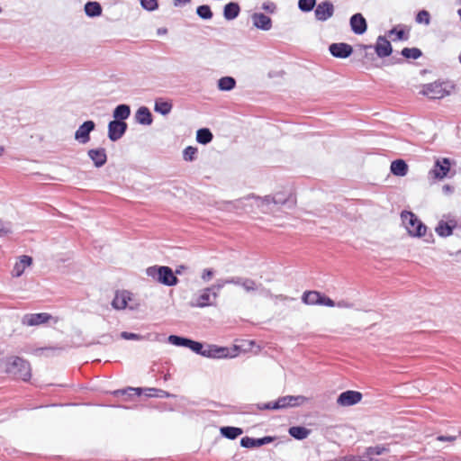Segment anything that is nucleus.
Instances as JSON below:
<instances>
[{
	"label": "nucleus",
	"mask_w": 461,
	"mask_h": 461,
	"mask_svg": "<svg viewBox=\"0 0 461 461\" xmlns=\"http://www.w3.org/2000/svg\"><path fill=\"white\" fill-rule=\"evenodd\" d=\"M146 275L156 282L166 286H175L179 282L172 268L167 266L155 265L149 267L146 269Z\"/></svg>",
	"instance_id": "f257e3e1"
},
{
	"label": "nucleus",
	"mask_w": 461,
	"mask_h": 461,
	"mask_svg": "<svg viewBox=\"0 0 461 461\" xmlns=\"http://www.w3.org/2000/svg\"><path fill=\"white\" fill-rule=\"evenodd\" d=\"M455 89V85L448 80H437L422 86L420 94L430 99H442L450 95Z\"/></svg>",
	"instance_id": "f03ea898"
},
{
	"label": "nucleus",
	"mask_w": 461,
	"mask_h": 461,
	"mask_svg": "<svg viewBox=\"0 0 461 461\" xmlns=\"http://www.w3.org/2000/svg\"><path fill=\"white\" fill-rule=\"evenodd\" d=\"M6 373L16 379H22L27 382L32 377V368L30 363L19 357H11L6 364Z\"/></svg>",
	"instance_id": "7ed1b4c3"
},
{
	"label": "nucleus",
	"mask_w": 461,
	"mask_h": 461,
	"mask_svg": "<svg viewBox=\"0 0 461 461\" xmlns=\"http://www.w3.org/2000/svg\"><path fill=\"white\" fill-rule=\"evenodd\" d=\"M401 219L411 236L420 238L425 235L427 226L413 212L404 210L401 212Z\"/></svg>",
	"instance_id": "20e7f679"
},
{
	"label": "nucleus",
	"mask_w": 461,
	"mask_h": 461,
	"mask_svg": "<svg viewBox=\"0 0 461 461\" xmlns=\"http://www.w3.org/2000/svg\"><path fill=\"white\" fill-rule=\"evenodd\" d=\"M238 355V348L206 344L203 357L213 359L232 358Z\"/></svg>",
	"instance_id": "39448f33"
},
{
	"label": "nucleus",
	"mask_w": 461,
	"mask_h": 461,
	"mask_svg": "<svg viewBox=\"0 0 461 461\" xmlns=\"http://www.w3.org/2000/svg\"><path fill=\"white\" fill-rule=\"evenodd\" d=\"M456 162L449 158H439L434 162L433 167L429 170V175L434 179L442 180L446 177H449L448 173L450 172L451 167Z\"/></svg>",
	"instance_id": "423d86ee"
},
{
	"label": "nucleus",
	"mask_w": 461,
	"mask_h": 461,
	"mask_svg": "<svg viewBox=\"0 0 461 461\" xmlns=\"http://www.w3.org/2000/svg\"><path fill=\"white\" fill-rule=\"evenodd\" d=\"M257 203L258 207H263L265 204L268 205L271 203L275 204H280L286 206L287 208H293L295 203V198L294 195L289 194L287 197L282 193H277L274 196L266 195L264 198L257 197Z\"/></svg>",
	"instance_id": "0eeeda50"
},
{
	"label": "nucleus",
	"mask_w": 461,
	"mask_h": 461,
	"mask_svg": "<svg viewBox=\"0 0 461 461\" xmlns=\"http://www.w3.org/2000/svg\"><path fill=\"white\" fill-rule=\"evenodd\" d=\"M360 48L363 50L374 49L375 54L380 59H384L389 57L393 53V47L391 42L386 39L385 36L379 35L376 39V42L375 45H360Z\"/></svg>",
	"instance_id": "6e6552de"
},
{
	"label": "nucleus",
	"mask_w": 461,
	"mask_h": 461,
	"mask_svg": "<svg viewBox=\"0 0 461 461\" xmlns=\"http://www.w3.org/2000/svg\"><path fill=\"white\" fill-rule=\"evenodd\" d=\"M334 5L330 0L322 1L319 4L316 3L314 9V16L318 22H326L334 14Z\"/></svg>",
	"instance_id": "1a4fd4ad"
},
{
	"label": "nucleus",
	"mask_w": 461,
	"mask_h": 461,
	"mask_svg": "<svg viewBox=\"0 0 461 461\" xmlns=\"http://www.w3.org/2000/svg\"><path fill=\"white\" fill-rule=\"evenodd\" d=\"M308 401V398L303 395H285L279 397L276 400V404L279 407V410L298 407L303 405Z\"/></svg>",
	"instance_id": "9d476101"
},
{
	"label": "nucleus",
	"mask_w": 461,
	"mask_h": 461,
	"mask_svg": "<svg viewBox=\"0 0 461 461\" xmlns=\"http://www.w3.org/2000/svg\"><path fill=\"white\" fill-rule=\"evenodd\" d=\"M128 125L125 122L110 121L108 123V138L111 141H117L126 132Z\"/></svg>",
	"instance_id": "9b49d317"
},
{
	"label": "nucleus",
	"mask_w": 461,
	"mask_h": 461,
	"mask_svg": "<svg viewBox=\"0 0 461 461\" xmlns=\"http://www.w3.org/2000/svg\"><path fill=\"white\" fill-rule=\"evenodd\" d=\"M95 123L92 120L85 121L76 131L75 140L82 144L90 140V133L95 130Z\"/></svg>",
	"instance_id": "f8f14e48"
},
{
	"label": "nucleus",
	"mask_w": 461,
	"mask_h": 461,
	"mask_svg": "<svg viewBox=\"0 0 461 461\" xmlns=\"http://www.w3.org/2000/svg\"><path fill=\"white\" fill-rule=\"evenodd\" d=\"M363 398V395L358 391L347 390L342 392L338 399L337 403L339 406H352L358 403Z\"/></svg>",
	"instance_id": "ddd939ff"
},
{
	"label": "nucleus",
	"mask_w": 461,
	"mask_h": 461,
	"mask_svg": "<svg viewBox=\"0 0 461 461\" xmlns=\"http://www.w3.org/2000/svg\"><path fill=\"white\" fill-rule=\"evenodd\" d=\"M330 55L337 59H347L353 53L351 45L345 42L331 43L329 46Z\"/></svg>",
	"instance_id": "4468645a"
},
{
	"label": "nucleus",
	"mask_w": 461,
	"mask_h": 461,
	"mask_svg": "<svg viewBox=\"0 0 461 461\" xmlns=\"http://www.w3.org/2000/svg\"><path fill=\"white\" fill-rule=\"evenodd\" d=\"M216 298L217 293L213 292V288H204L201 291V294L198 295L195 303H194V306L203 308L212 305Z\"/></svg>",
	"instance_id": "2eb2a0df"
},
{
	"label": "nucleus",
	"mask_w": 461,
	"mask_h": 461,
	"mask_svg": "<svg viewBox=\"0 0 461 461\" xmlns=\"http://www.w3.org/2000/svg\"><path fill=\"white\" fill-rule=\"evenodd\" d=\"M274 440L275 437L273 436H265L262 438H250L246 436L240 438V446L244 448H254L272 443Z\"/></svg>",
	"instance_id": "dca6fc26"
},
{
	"label": "nucleus",
	"mask_w": 461,
	"mask_h": 461,
	"mask_svg": "<svg viewBox=\"0 0 461 461\" xmlns=\"http://www.w3.org/2000/svg\"><path fill=\"white\" fill-rule=\"evenodd\" d=\"M52 316L47 312L27 313L22 319V323L26 326H37L48 322Z\"/></svg>",
	"instance_id": "f3484780"
},
{
	"label": "nucleus",
	"mask_w": 461,
	"mask_h": 461,
	"mask_svg": "<svg viewBox=\"0 0 461 461\" xmlns=\"http://www.w3.org/2000/svg\"><path fill=\"white\" fill-rule=\"evenodd\" d=\"M351 31L356 35H362L367 30V23L364 15L360 13L354 14L349 19Z\"/></svg>",
	"instance_id": "a211bd4d"
},
{
	"label": "nucleus",
	"mask_w": 461,
	"mask_h": 461,
	"mask_svg": "<svg viewBox=\"0 0 461 461\" xmlns=\"http://www.w3.org/2000/svg\"><path fill=\"white\" fill-rule=\"evenodd\" d=\"M386 452H389V448L384 445L368 447L361 456H357V461H374V456L383 455Z\"/></svg>",
	"instance_id": "6ab92c4d"
},
{
	"label": "nucleus",
	"mask_w": 461,
	"mask_h": 461,
	"mask_svg": "<svg viewBox=\"0 0 461 461\" xmlns=\"http://www.w3.org/2000/svg\"><path fill=\"white\" fill-rule=\"evenodd\" d=\"M253 25L262 31H269L272 28V19L263 13H254L251 15Z\"/></svg>",
	"instance_id": "aec40b11"
},
{
	"label": "nucleus",
	"mask_w": 461,
	"mask_h": 461,
	"mask_svg": "<svg viewBox=\"0 0 461 461\" xmlns=\"http://www.w3.org/2000/svg\"><path fill=\"white\" fill-rule=\"evenodd\" d=\"M89 158L93 161L95 167H102L107 161L105 149H91L87 151Z\"/></svg>",
	"instance_id": "412c9836"
},
{
	"label": "nucleus",
	"mask_w": 461,
	"mask_h": 461,
	"mask_svg": "<svg viewBox=\"0 0 461 461\" xmlns=\"http://www.w3.org/2000/svg\"><path fill=\"white\" fill-rule=\"evenodd\" d=\"M241 12L240 5L238 2H229L222 9V15L226 21H233L239 17Z\"/></svg>",
	"instance_id": "4be33fe9"
},
{
	"label": "nucleus",
	"mask_w": 461,
	"mask_h": 461,
	"mask_svg": "<svg viewBox=\"0 0 461 461\" xmlns=\"http://www.w3.org/2000/svg\"><path fill=\"white\" fill-rule=\"evenodd\" d=\"M144 392V388L141 387H126L124 389H119L113 392L115 397H124L125 401H131L134 397L140 396Z\"/></svg>",
	"instance_id": "5701e85b"
},
{
	"label": "nucleus",
	"mask_w": 461,
	"mask_h": 461,
	"mask_svg": "<svg viewBox=\"0 0 461 461\" xmlns=\"http://www.w3.org/2000/svg\"><path fill=\"white\" fill-rule=\"evenodd\" d=\"M257 197L258 196L251 194L245 197L236 199L234 201H225L223 202L224 208L229 211H246L245 201L249 200L251 198L257 201Z\"/></svg>",
	"instance_id": "b1692460"
},
{
	"label": "nucleus",
	"mask_w": 461,
	"mask_h": 461,
	"mask_svg": "<svg viewBox=\"0 0 461 461\" xmlns=\"http://www.w3.org/2000/svg\"><path fill=\"white\" fill-rule=\"evenodd\" d=\"M173 109V103L169 99L158 97L154 102V111L163 116L168 115Z\"/></svg>",
	"instance_id": "393cba45"
},
{
	"label": "nucleus",
	"mask_w": 461,
	"mask_h": 461,
	"mask_svg": "<svg viewBox=\"0 0 461 461\" xmlns=\"http://www.w3.org/2000/svg\"><path fill=\"white\" fill-rule=\"evenodd\" d=\"M135 120L140 125H150L153 122V116L150 110L146 106H140L135 113Z\"/></svg>",
	"instance_id": "a878e982"
},
{
	"label": "nucleus",
	"mask_w": 461,
	"mask_h": 461,
	"mask_svg": "<svg viewBox=\"0 0 461 461\" xmlns=\"http://www.w3.org/2000/svg\"><path fill=\"white\" fill-rule=\"evenodd\" d=\"M456 223L454 221H439L438 226L436 227V232L439 237L447 238L452 235L454 229L456 228Z\"/></svg>",
	"instance_id": "bb28decb"
},
{
	"label": "nucleus",
	"mask_w": 461,
	"mask_h": 461,
	"mask_svg": "<svg viewBox=\"0 0 461 461\" xmlns=\"http://www.w3.org/2000/svg\"><path fill=\"white\" fill-rule=\"evenodd\" d=\"M390 170L393 176H404L408 173V165L403 159H395L392 161Z\"/></svg>",
	"instance_id": "cd10ccee"
},
{
	"label": "nucleus",
	"mask_w": 461,
	"mask_h": 461,
	"mask_svg": "<svg viewBox=\"0 0 461 461\" xmlns=\"http://www.w3.org/2000/svg\"><path fill=\"white\" fill-rule=\"evenodd\" d=\"M322 293L319 291H305L302 295V302L307 305H320Z\"/></svg>",
	"instance_id": "c85d7f7f"
},
{
	"label": "nucleus",
	"mask_w": 461,
	"mask_h": 461,
	"mask_svg": "<svg viewBox=\"0 0 461 461\" xmlns=\"http://www.w3.org/2000/svg\"><path fill=\"white\" fill-rule=\"evenodd\" d=\"M130 115L131 107L125 104H118L113 112V116L114 118L113 120L119 122H125V120L128 119Z\"/></svg>",
	"instance_id": "c756f323"
},
{
	"label": "nucleus",
	"mask_w": 461,
	"mask_h": 461,
	"mask_svg": "<svg viewBox=\"0 0 461 461\" xmlns=\"http://www.w3.org/2000/svg\"><path fill=\"white\" fill-rule=\"evenodd\" d=\"M288 433L294 439L303 440L311 434V429L303 426H292L289 428Z\"/></svg>",
	"instance_id": "7c9ffc66"
},
{
	"label": "nucleus",
	"mask_w": 461,
	"mask_h": 461,
	"mask_svg": "<svg viewBox=\"0 0 461 461\" xmlns=\"http://www.w3.org/2000/svg\"><path fill=\"white\" fill-rule=\"evenodd\" d=\"M220 432L222 437L233 440L243 434V429L239 427L224 426L221 428Z\"/></svg>",
	"instance_id": "2f4dec72"
},
{
	"label": "nucleus",
	"mask_w": 461,
	"mask_h": 461,
	"mask_svg": "<svg viewBox=\"0 0 461 461\" xmlns=\"http://www.w3.org/2000/svg\"><path fill=\"white\" fill-rule=\"evenodd\" d=\"M144 394L147 397H156V398H173L176 397L175 394L170 393L167 391H164L162 389L153 388V387H148L144 388Z\"/></svg>",
	"instance_id": "473e14b6"
},
{
	"label": "nucleus",
	"mask_w": 461,
	"mask_h": 461,
	"mask_svg": "<svg viewBox=\"0 0 461 461\" xmlns=\"http://www.w3.org/2000/svg\"><path fill=\"white\" fill-rule=\"evenodd\" d=\"M85 13L88 17L94 18L102 14V6L98 2L89 1L85 5Z\"/></svg>",
	"instance_id": "72a5a7b5"
},
{
	"label": "nucleus",
	"mask_w": 461,
	"mask_h": 461,
	"mask_svg": "<svg viewBox=\"0 0 461 461\" xmlns=\"http://www.w3.org/2000/svg\"><path fill=\"white\" fill-rule=\"evenodd\" d=\"M213 139V135L210 129L201 128L196 131V141L199 144L206 145L210 143Z\"/></svg>",
	"instance_id": "f704fd0d"
},
{
	"label": "nucleus",
	"mask_w": 461,
	"mask_h": 461,
	"mask_svg": "<svg viewBox=\"0 0 461 461\" xmlns=\"http://www.w3.org/2000/svg\"><path fill=\"white\" fill-rule=\"evenodd\" d=\"M236 86V79L230 76H225L218 80V88L221 91H230Z\"/></svg>",
	"instance_id": "c9c22d12"
},
{
	"label": "nucleus",
	"mask_w": 461,
	"mask_h": 461,
	"mask_svg": "<svg viewBox=\"0 0 461 461\" xmlns=\"http://www.w3.org/2000/svg\"><path fill=\"white\" fill-rule=\"evenodd\" d=\"M387 34L388 36L395 35V38L393 39V41H407L409 39V34L404 31L402 24L393 27L388 31Z\"/></svg>",
	"instance_id": "e433bc0d"
},
{
	"label": "nucleus",
	"mask_w": 461,
	"mask_h": 461,
	"mask_svg": "<svg viewBox=\"0 0 461 461\" xmlns=\"http://www.w3.org/2000/svg\"><path fill=\"white\" fill-rule=\"evenodd\" d=\"M401 55L406 59H418L422 56V51L416 47H405L402 50Z\"/></svg>",
	"instance_id": "4c0bfd02"
},
{
	"label": "nucleus",
	"mask_w": 461,
	"mask_h": 461,
	"mask_svg": "<svg viewBox=\"0 0 461 461\" xmlns=\"http://www.w3.org/2000/svg\"><path fill=\"white\" fill-rule=\"evenodd\" d=\"M190 339H191L187 337H182L178 335H169L167 338V341L171 345H174L176 347H183L186 348L189 346Z\"/></svg>",
	"instance_id": "58836bf2"
},
{
	"label": "nucleus",
	"mask_w": 461,
	"mask_h": 461,
	"mask_svg": "<svg viewBox=\"0 0 461 461\" xmlns=\"http://www.w3.org/2000/svg\"><path fill=\"white\" fill-rule=\"evenodd\" d=\"M196 14L203 20H211L213 16V13L209 5H201L196 7Z\"/></svg>",
	"instance_id": "ea45409f"
},
{
	"label": "nucleus",
	"mask_w": 461,
	"mask_h": 461,
	"mask_svg": "<svg viewBox=\"0 0 461 461\" xmlns=\"http://www.w3.org/2000/svg\"><path fill=\"white\" fill-rule=\"evenodd\" d=\"M127 299L128 297L124 294H116L112 302V306L116 310H123L128 304Z\"/></svg>",
	"instance_id": "a19ab883"
},
{
	"label": "nucleus",
	"mask_w": 461,
	"mask_h": 461,
	"mask_svg": "<svg viewBox=\"0 0 461 461\" xmlns=\"http://www.w3.org/2000/svg\"><path fill=\"white\" fill-rule=\"evenodd\" d=\"M317 0H298V8L303 13H310L315 9Z\"/></svg>",
	"instance_id": "79ce46f5"
},
{
	"label": "nucleus",
	"mask_w": 461,
	"mask_h": 461,
	"mask_svg": "<svg viewBox=\"0 0 461 461\" xmlns=\"http://www.w3.org/2000/svg\"><path fill=\"white\" fill-rule=\"evenodd\" d=\"M205 347H206V344L200 342V341L194 340L191 339L187 348H189L195 354L203 357Z\"/></svg>",
	"instance_id": "37998d69"
},
{
	"label": "nucleus",
	"mask_w": 461,
	"mask_h": 461,
	"mask_svg": "<svg viewBox=\"0 0 461 461\" xmlns=\"http://www.w3.org/2000/svg\"><path fill=\"white\" fill-rule=\"evenodd\" d=\"M415 22L420 24L429 25L430 23L429 13L425 9L419 11L416 14Z\"/></svg>",
	"instance_id": "c03bdc74"
},
{
	"label": "nucleus",
	"mask_w": 461,
	"mask_h": 461,
	"mask_svg": "<svg viewBox=\"0 0 461 461\" xmlns=\"http://www.w3.org/2000/svg\"><path fill=\"white\" fill-rule=\"evenodd\" d=\"M198 149L193 146H187L183 150V158L185 161H194L196 158Z\"/></svg>",
	"instance_id": "a18cd8bd"
},
{
	"label": "nucleus",
	"mask_w": 461,
	"mask_h": 461,
	"mask_svg": "<svg viewBox=\"0 0 461 461\" xmlns=\"http://www.w3.org/2000/svg\"><path fill=\"white\" fill-rule=\"evenodd\" d=\"M140 6L148 11L153 12L158 8V0H139Z\"/></svg>",
	"instance_id": "49530a36"
},
{
	"label": "nucleus",
	"mask_w": 461,
	"mask_h": 461,
	"mask_svg": "<svg viewBox=\"0 0 461 461\" xmlns=\"http://www.w3.org/2000/svg\"><path fill=\"white\" fill-rule=\"evenodd\" d=\"M241 287L248 293L257 290V284L253 279L243 277Z\"/></svg>",
	"instance_id": "de8ad7c7"
},
{
	"label": "nucleus",
	"mask_w": 461,
	"mask_h": 461,
	"mask_svg": "<svg viewBox=\"0 0 461 461\" xmlns=\"http://www.w3.org/2000/svg\"><path fill=\"white\" fill-rule=\"evenodd\" d=\"M120 336L122 339L126 340H140L142 339V336L140 334L129 331H122Z\"/></svg>",
	"instance_id": "09e8293b"
},
{
	"label": "nucleus",
	"mask_w": 461,
	"mask_h": 461,
	"mask_svg": "<svg viewBox=\"0 0 461 461\" xmlns=\"http://www.w3.org/2000/svg\"><path fill=\"white\" fill-rule=\"evenodd\" d=\"M257 408L260 411L279 410V407H277L276 404V401L268 402H265V403H258Z\"/></svg>",
	"instance_id": "8fccbe9b"
},
{
	"label": "nucleus",
	"mask_w": 461,
	"mask_h": 461,
	"mask_svg": "<svg viewBox=\"0 0 461 461\" xmlns=\"http://www.w3.org/2000/svg\"><path fill=\"white\" fill-rule=\"evenodd\" d=\"M24 269H25V267H23V266L22 264H20L19 262L15 263V265L13 268V271H12L13 276H14V277L21 276L23 274Z\"/></svg>",
	"instance_id": "3c124183"
},
{
	"label": "nucleus",
	"mask_w": 461,
	"mask_h": 461,
	"mask_svg": "<svg viewBox=\"0 0 461 461\" xmlns=\"http://www.w3.org/2000/svg\"><path fill=\"white\" fill-rule=\"evenodd\" d=\"M337 304L332 299L325 295L324 294H321V303L320 305H324L328 307H334Z\"/></svg>",
	"instance_id": "603ef678"
},
{
	"label": "nucleus",
	"mask_w": 461,
	"mask_h": 461,
	"mask_svg": "<svg viewBox=\"0 0 461 461\" xmlns=\"http://www.w3.org/2000/svg\"><path fill=\"white\" fill-rule=\"evenodd\" d=\"M262 9L269 14H274L276 10V5L274 2H265L262 5Z\"/></svg>",
	"instance_id": "864d4df0"
},
{
	"label": "nucleus",
	"mask_w": 461,
	"mask_h": 461,
	"mask_svg": "<svg viewBox=\"0 0 461 461\" xmlns=\"http://www.w3.org/2000/svg\"><path fill=\"white\" fill-rule=\"evenodd\" d=\"M225 285H229L227 279H218L216 284L212 285L210 288H213V292L218 294Z\"/></svg>",
	"instance_id": "5fc2aeb1"
},
{
	"label": "nucleus",
	"mask_w": 461,
	"mask_h": 461,
	"mask_svg": "<svg viewBox=\"0 0 461 461\" xmlns=\"http://www.w3.org/2000/svg\"><path fill=\"white\" fill-rule=\"evenodd\" d=\"M19 263L23 266V267H29L32 264V258L31 256L23 255L20 257Z\"/></svg>",
	"instance_id": "6e6d98bb"
},
{
	"label": "nucleus",
	"mask_w": 461,
	"mask_h": 461,
	"mask_svg": "<svg viewBox=\"0 0 461 461\" xmlns=\"http://www.w3.org/2000/svg\"><path fill=\"white\" fill-rule=\"evenodd\" d=\"M213 274H214V272L212 268H205L203 271L201 277L203 281L207 282L212 277Z\"/></svg>",
	"instance_id": "4d7b16f0"
},
{
	"label": "nucleus",
	"mask_w": 461,
	"mask_h": 461,
	"mask_svg": "<svg viewBox=\"0 0 461 461\" xmlns=\"http://www.w3.org/2000/svg\"><path fill=\"white\" fill-rule=\"evenodd\" d=\"M242 278L243 277L233 276V277L227 278V282H228V284L241 286Z\"/></svg>",
	"instance_id": "13d9d810"
},
{
	"label": "nucleus",
	"mask_w": 461,
	"mask_h": 461,
	"mask_svg": "<svg viewBox=\"0 0 461 461\" xmlns=\"http://www.w3.org/2000/svg\"><path fill=\"white\" fill-rule=\"evenodd\" d=\"M456 439V436L439 435L437 437V440L442 441V442H445V441L452 442V441H455Z\"/></svg>",
	"instance_id": "bf43d9fd"
},
{
	"label": "nucleus",
	"mask_w": 461,
	"mask_h": 461,
	"mask_svg": "<svg viewBox=\"0 0 461 461\" xmlns=\"http://www.w3.org/2000/svg\"><path fill=\"white\" fill-rule=\"evenodd\" d=\"M336 305L339 308H348V309L353 308V306H354V304L352 303H349V302H347L344 300L339 301Z\"/></svg>",
	"instance_id": "052dcab7"
},
{
	"label": "nucleus",
	"mask_w": 461,
	"mask_h": 461,
	"mask_svg": "<svg viewBox=\"0 0 461 461\" xmlns=\"http://www.w3.org/2000/svg\"><path fill=\"white\" fill-rule=\"evenodd\" d=\"M101 339L102 341L99 343L109 344L113 341V337L111 335H103L101 336Z\"/></svg>",
	"instance_id": "680f3d73"
},
{
	"label": "nucleus",
	"mask_w": 461,
	"mask_h": 461,
	"mask_svg": "<svg viewBox=\"0 0 461 461\" xmlns=\"http://www.w3.org/2000/svg\"><path fill=\"white\" fill-rule=\"evenodd\" d=\"M191 0H173L175 6L184 5L189 3Z\"/></svg>",
	"instance_id": "e2e57ef3"
},
{
	"label": "nucleus",
	"mask_w": 461,
	"mask_h": 461,
	"mask_svg": "<svg viewBox=\"0 0 461 461\" xmlns=\"http://www.w3.org/2000/svg\"><path fill=\"white\" fill-rule=\"evenodd\" d=\"M185 269V267L184 265H179V266L176 267V271L174 272V274L176 276V275H181Z\"/></svg>",
	"instance_id": "0e129e2a"
},
{
	"label": "nucleus",
	"mask_w": 461,
	"mask_h": 461,
	"mask_svg": "<svg viewBox=\"0 0 461 461\" xmlns=\"http://www.w3.org/2000/svg\"><path fill=\"white\" fill-rule=\"evenodd\" d=\"M8 232V230H5L3 222L0 221V236H3Z\"/></svg>",
	"instance_id": "69168bd1"
},
{
	"label": "nucleus",
	"mask_w": 461,
	"mask_h": 461,
	"mask_svg": "<svg viewBox=\"0 0 461 461\" xmlns=\"http://www.w3.org/2000/svg\"><path fill=\"white\" fill-rule=\"evenodd\" d=\"M167 32V28H158V31H157V33L158 35H163V34H166Z\"/></svg>",
	"instance_id": "338daca9"
},
{
	"label": "nucleus",
	"mask_w": 461,
	"mask_h": 461,
	"mask_svg": "<svg viewBox=\"0 0 461 461\" xmlns=\"http://www.w3.org/2000/svg\"><path fill=\"white\" fill-rule=\"evenodd\" d=\"M443 189L446 191V192H451L452 191V187L448 185H446L443 186Z\"/></svg>",
	"instance_id": "774afa93"
}]
</instances>
